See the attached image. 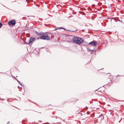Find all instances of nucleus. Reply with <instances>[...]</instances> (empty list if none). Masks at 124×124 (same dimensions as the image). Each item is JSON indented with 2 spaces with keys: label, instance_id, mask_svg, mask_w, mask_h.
Instances as JSON below:
<instances>
[{
  "label": "nucleus",
  "instance_id": "1",
  "mask_svg": "<svg viewBox=\"0 0 124 124\" xmlns=\"http://www.w3.org/2000/svg\"><path fill=\"white\" fill-rule=\"evenodd\" d=\"M72 41L74 43L79 44L83 42L84 40L80 38L74 36L72 38Z\"/></svg>",
  "mask_w": 124,
  "mask_h": 124
},
{
  "label": "nucleus",
  "instance_id": "13",
  "mask_svg": "<svg viewBox=\"0 0 124 124\" xmlns=\"http://www.w3.org/2000/svg\"><path fill=\"white\" fill-rule=\"evenodd\" d=\"M2 25V24L0 22V28L1 27Z\"/></svg>",
  "mask_w": 124,
  "mask_h": 124
},
{
  "label": "nucleus",
  "instance_id": "20",
  "mask_svg": "<svg viewBox=\"0 0 124 124\" xmlns=\"http://www.w3.org/2000/svg\"><path fill=\"white\" fill-rule=\"evenodd\" d=\"M62 28H63L62 27H60L59 28H60V29H62Z\"/></svg>",
  "mask_w": 124,
  "mask_h": 124
},
{
  "label": "nucleus",
  "instance_id": "6",
  "mask_svg": "<svg viewBox=\"0 0 124 124\" xmlns=\"http://www.w3.org/2000/svg\"><path fill=\"white\" fill-rule=\"evenodd\" d=\"M35 32L37 34L39 35H42L43 34V32H39L36 31H35Z\"/></svg>",
  "mask_w": 124,
  "mask_h": 124
},
{
  "label": "nucleus",
  "instance_id": "19",
  "mask_svg": "<svg viewBox=\"0 0 124 124\" xmlns=\"http://www.w3.org/2000/svg\"><path fill=\"white\" fill-rule=\"evenodd\" d=\"M107 19H111V18H108Z\"/></svg>",
  "mask_w": 124,
  "mask_h": 124
},
{
  "label": "nucleus",
  "instance_id": "4",
  "mask_svg": "<svg viewBox=\"0 0 124 124\" xmlns=\"http://www.w3.org/2000/svg\"><path fill=\"white\" fill-rule=\"evenodd\" d=\"M97 43L96 41H93L89 43V44L95 46L97 45Z\"/></svg>",
  "mask_w": 124,
  "mask_h": 124
},
{
  "label": "nucleus",
  "instance_id": "2",
  "mask_svg": "<svg viewBox=\"0 0 124 124\" xmlns=\"http://www.w3.org/2000/svg\"><path fill=\"white\" fill-rule=\"evenodd\" d=\"M40 39L46 40H50V37L47 34L43 35L40 37Z\"/></svg>",
  "mask_w": 124,
  "mask_h": 124
},
{
  "label": "nucleus",
  "instance_id": "18",
  "mask_svg": "<svg viewBox=\"0 0 124 124\" xmlns=\"http://www.w3.org/2000/svg\"><path fill=\"white\" fill-rule=\"evenodd\" d=\"M14 79H16H16H17L15 77H14Z\"/></svg>",
  "mask_w": 124,
  "mask_h": 124
},
{
  "label": "nucleus",
  "instance_id": "21",
  "mask_svg": "<svg viewBox=\"0 0 124 124\" xmlns=\"http://www.w3.org/2000/svg\"><path fill=\"white\" fill-rule=\"evenodd\" d=\"M9 123V122H8L7 124H8V123Z\"/></svg>",
  "mask_w": 124,
  "mask_h": 124
},
{
  "label": "nucleus",
  "instance_id": "5",
  "mask_svg": "<svg viewBox=\"0 0 124 124\" xmlns=\"http://www.w3.org/2000/svg\"><path fill=\"white\" fill-rule=\"evenodd\" d=\"M34 39H35V38L33 37H31L28 43H27V44H30L33 41Z\"/></svg>",
  "mask_w": 124,
  "mask_h": 124
},
{
  "label": "nucleus",
  "instance_id": "10",
  "mask_svg": "<svg viewBox=\"0 0 124 124\" xmlns=\"http://www.w3.org/2000/svg\"><path fill=\"white\" fill-rule=\"evenodd\" d=\"M112 81L111 80V83H108V85H111V84H112Z\"/></svg>",
  "mask_w": 124,
  "mask_h": 124
},
{
  "label": "nucleus",
  "instance_id": "17",
  "mask_svg": "<svg viewBox=\"0 0 124 124\" xmlns=\"http://www.w3.org/2000/svg\"><path fill=\"white\" fill-rule=\"evenodd\" d=\"M22 86H23V85L22 84H21H21H20Z\"/></svg>",
  "mask_w": 124,
  "mask_h": 124
},
{
  "label": "nucleus",
  "instance_id": "22",
  "mask_svg": "<svg viewBox=\"0 0 124 124\" xmlns=\"http://www.w3.org/2000/svg\"><path fill=\"white\" fill-rule=\"evenodd\" d=\"M58 118H59V119H61V118H60V117H58Z\"/></svg>",
  "mask_w": 124,
  "mask_h": 124
},
{
  "label": "nucleus",
  "instance_id": "7",
  "mask_svg": "<svg viewBox=\"0 0 124 124\" xmlns=\"http://www.w3.org/2000/svg\"><path fill=\"white\" fill-rule=\"evenodd\" d=\"M101 117V119H104V117L101 114V115L98 117Z\"/></svg>",
  "mask_w": 124,
  "mask_h": 124
},
{
  "label": "nucleus",
  "instance_id": "23",
  "mask_svg": "<svg viewBox=\"0 0 124 124\" xmlns=\"http://www.w3.org/2000/svg\"><path fill=\"white\" fill-rule=\"evenodd\" d=\"M122 101V100H121V101Z\"/></svg>",
  "mask_w": 124,
  "mask_h": 124
},
{
  "label": "nucleus",
  "instance_id": "14",
  "mask_svg": "<svg viewBox=\"0 0 124 124\" xmlns=\"http://www.w3.org/2000/svg\"><path fill=\"white\" fill-rule=\"evenodd\" d=\"M111 19H114V20H116V19L115 17L111 18Z\"/></svg>",
  "mask_w": 124,
  "mask_h": 124
},
{
  "label": "nucleus",
  "instance_id": "26",
  "mask_svg": "<svg viewBox=\"0 0 124 124\" xmlns=\"http://www.w3.org/2000/svg\"><path fill=\"white\" fill-rule=\"evenodd\" d=\"M57 117H56V118L57 119Z\"/></svg>",
  "mask_w": 124,
  "mask_h": 124
},
{
  "label": "nucleus",
  "instance_id": "9",
  "mask_svg": "<svg viewBox=\"0 0 124 124\" xmlns=\"http://www.w3.org/2000/svg\"><path fill=\"white\" fill-rule=\"evenodd\" d=\"M89 50L90 51H92V52H93V51H94V52H96V51H94V50H91V49H89Z\"/></svg>",
  "mask_w": 124,
  "mask_h": 124
},
{
  "label": "nucleus",
  "instance_id": "11",
  "mask_svg": "<svg viewBox=\"0 0 124 124\" xmlns=\"http://www.w3.org/2000/svg\"><path fill=\"white\" fill-rule=\"evenodd\" d=\"M12 99H8L7 101H11L12 100Z\"/></svg>",
  "mask_w": 124,
  "mask_h": 124
},
{
  "label": "nucleus",
  "instance_id": "25",
  "mask_svg": "<svg viewBox=\"0 0 124 124\" xmlns=\"http://www.w3.org/2000/svg\"><path fill=\"white\" fill-rule=\"evenodd\" d=\"M26 1L27 2L28 1L27 0H26Z\"/></svg>",
  "mask_w": 124,
  "mask_h": 124
},
{
  "label": "nucleus",
  "instance_id": "27",
  "mask_svg": "<svg viewBox=\"0 0 124 124\" xmlns=\"http://www.w3.org/2000/svg\"><path fill=\"white\" fill-rule=\"evenodd\" d=\"M18 88H19V86H18Z\"/></svg>",
  "mask_w": 124,
  "mask_h": 124
},
{
  "label": "nucleus",
  "instance_id": "12",
  "mask_svg": "<svg viewBox=\"0 0 124 124\" xmlns=\"http://www.w3.org/2000/svg\"><path fill=\"white\" fill-rule=\"evenodd\" d=\"M116 20H117V21H118L121 22L122 23H123L122 22V21L119 20H118V19H116Z\"/></svg>",
  "mask_w": 124,
  "mask_h": 124
},
{
  "label": "nucleus",
  "instance_id": "24",
  "mask_svg": "<svg viewBox=\"0 0 124 124\" xmlns=\"http://www.w3.org/2000/svg\"><path fill=\"white\" fill-rule=\"evenodd\" d=\"M57 28H56V29H55V30H57Z\"/></svg>",
  "mask_w": 124,
  "mask_h": 124
},
{
  "label": "nucleus",
  "instance_id": "16",
  "mask_svg": "<svg viewBox=\"0 0 124 124\" xmlns=\"http://www.w3.org/2000/svg\"><path fill=\"white\" fill-rule=\"evenodd\" d=\"M16 80L19 84H21L20 82L17 79Z\"/></svg>",
  "mask_w": 124,
  "mask_h": 124
},
{
  "label": "nucleus",
  "instance_id": "15",
  "mask_svg": "<svg viewBox=\"0 0 124 124\" xmlns=\"http://www.w3.org/2000/svg\"><path fill=\"white\" fill-rule=\"evenodd\" d=\"M90 112H89V111H87V114L88 115H89V114H90Z\"/></svg>",
  "mask_w": 124,
  "mask_h": 124
},
{
  "label": "nucleus",
  "instance_id": "8",
  "mask_svg": "<svg viewBox=\"0 0 124 124\" xmlns=\"http://www.w3.org/2000/svg\"><path fill=\"white\" fill-rule=\"evenodd\" d=\"M62 29H64V30H66V31H72V32H74V31H71V30H66V29H65V28H62Z\"/></svg>",
  "mask_w": 124,
  "mask_h": 124
},
{
  "label": "nucleus",
  "instance_id": "3",
  "mask_svg": "<svg viewBox=\"0 0 124 124\" xmlns=\"http://www.w3.org/2000/svg\"><path fill=\"white\" fill-rule=\"evenodd\" d=\"M8 23L9 25H12V26H14L16 23L15 20L14 19H12L8 22Z\"/></svg>",
  "mask_w": 124,
  "mask_h": 124
}]
</instances>
